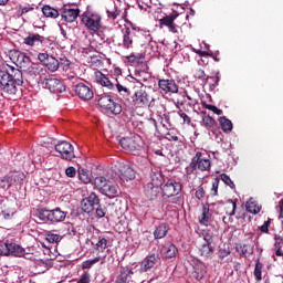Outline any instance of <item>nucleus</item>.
I'll list each match as a JSON object with an SVG mask.
<instances>
[{
    "label": "nucleus",
    "instance_id": "72a5a7b5",
    "mask_svg": "<svg viewBox=\"0 0 283 283\" xmlns=\"http://www.w3.org/2000/svg\"><path fill=\"white\" fill-rule=\"evenodd\" d=\"M105 258H106V255L96 256L95 259H90V260L82 262V270L85 271L87 269H92V266L94 264H98V262H101V264H105Z\"/></svg>",
    "mask_w": 283,
    "mask_h": 283
},
{
    "label": "nucleus",
    "instance_id": "0eeeda50",
    "mask_svg": "<svg viewBox=\"0 0 283 283\" xmlns=\"http://www.w3.org/2000/svg\"><path fill=\"white\" fill-rule=\"evenodd\" d=\"M190 167L193 170L199 169V171H209V169H211V160H209V158L201 151H197L196 156L191 159Z\"/></svg>",
    "mask_w": 283,
    "mask_h": 283
},
{
    "label": "nucleus",
    "instance_id": "f257e3e1",
    "mask_svg": "<svg viewBox=\"0 0 283 283\" xmlns=\"http://www.w3.org/2000/svg\"><path fill=\"white\" fill-rule=\"evenodd\" d=\"M23 85V72L21 70L9 66L7 71H0V87L4 94L14 96L17 87Z\"/></svg>",
    "mask_w": 283,
    "mask_h": 283
},
{
    "label": "nucleus",
    "instance_id": "dca6fc26",
    "mask_svg": "<svg viewBox=\"0 0 283 283\" xmlns=\"http://www.w3.org/2000/svg\"><path fill=\"white\" fill-rule=\"evenodd\" d=\"M11 61L17 65V67H20V70L28 67V65L32 63L30 56L21 51H14L11 53Z\"/></svg>",
    "mask_w": 283,
    "mask_h": 283
},
{
    "label": "nucleus",
    "instance_id": "603ef678",
    "mask_svg": "<svg viewBox=\"0 0 283 283\" xmlns=\"http://www.w3.org/2000/svg\"><path fill=\"white\" fill-rule=\"evenodd\" d=\"M91 282H92V274H90V272L87 271H84L80 280L77 281V283H91Z\"/></svg>",
    "mask_w": 283,
    "mask_h": 283
},
{
    "label": "nucleus",
    "instance_id": "f704fd0d",
    "mask_svg": "<svg viewBox=\"0 0 283 283\" xmlns=\"http://www.w3.org/2000/svg\"><path fill=\"white\" fill-rule=\"evenodd\" d=\"M213 245H211V243H202L199 248L201 258H211V255H213Z\"/></svg>",
    "mask_w": 283,
    "mask_h": 283
},
{
    "label": "nucleus",
    "instance_id": "aec40b11",
    "mask_svg": "<svg viewBox=\"0 0 283 283\" xmlns=\"http://www.w3.org/2000/svg\"><path fill=\"white\" fill-rule=\"evenodd\" d=\"M118 171L122 182H129V180L136 178V171L129 165L122 164Z\"/></svg>",
    "mask_w": 283,
    "mask_h": 283
},
{
    "label": "nucleus",
    "instance_id": "69168bd1",
    "mask_svg": "<svg viewBox=\"0 0 283 283\" xmlns=\"http://www.w3.org/2000/svg\"><path fill=\"white\" fill-rule=\"evenodd\" d=\"M205 76H207V74L205 73V70H202V69H197V70L195 71V78L202 80V78H205Z\"/></svg>",
    "mask_w": 283,
    "mask_h": 283
},
{
    "label": "nucleus",
    "instance_id": "de8ad7c7",
    "mask_svg": "<svg viewBox=\"0 0 283 283\" xmlns=\"http://www.w3.org/2000/svg\"><path fill=\"white\" fill-rule=\"evenodd\" d=\"M221 180L222 182H224V185L230 187V189H235V184H233V180H231V177H229V175L221 174Z\"/></svg>",
    "mask_w": 283,
    "mask_h": 283
},
{
    "label": "nucleus",
    "instance_id": "6e6552de",
    "mask_svg": "<svg viewBox=\"0 0 283 283\" xmlns=\"http://www.w3.org/2000/svg\"><path fill=\"white\" fill-rule=\"evenodd\" d=\"M55 151L61 155L63 160L72 161L74 158H76V155L74 154V146L70 142H59L55 145Z\"/></svg>",
    "mask_w": 283,
    "mask_h": 283
},
{
    "label": "nucleus",
    "instance_id": "bb28decb",
    "mask_svg": "<svg viewBox=\"0 0 283 283\" xmlns=\"http://www.w3.org/2000/svg\"><path fill=\"white\" fill-rule=\"evenodd\" d=\"M7 178L9 179V185H11V187H19L23 185V180H25V174L21 171H13L7 175Z\"/></svg>",
    "mask_w": 283,
    "mask_h": 283
},
{
    "label": "nucleus",
    "instance_id": "6e6d98bb",
    "mask_svg": "<svg viewBox=\"0 0 283 283\" xmlns=\"http://www.w3.org/2000/svg\"><path fill=\"white\" fill-rule=\"evenodd\" d=\"M270 227H271V218H268V220L264 221L261 227H259V231H261V233H269Z\"/></svg>",
    "mask_w": 283,
    "mask_h": 283
},
{
    "label": "nucleus",
    "instance_id": "a19ab883",
    "mask_svg": "<svg viewBox=\"0 0 283 283\" xmlns=\"http://www.w3.org/2000/svg\"><path fill=\"white\" fill-rule=\"evenodd\" d=\"M42 12L44 17H49L51 19H56L59 17V10L50 7V6H44L42 8Z\"/></svg>",
    "mask_w": 283,
    "mask_h": 283
},
{
    "label": "nucleus",
    "instance_id": "39448f33",
    "mask_svg": "<svg viewBox=\"0 0 283 283\" xmlns=\"http://www.w3.org/2000/svg\"><path fill=\"white\" fill-rule=\"evenodd\" d=\"M101 21H103V17L96 11L86 10L82 14V23L90 30V32H98V30H101Z\"/></svg>",
    "mask_w": 283,
    "mask_h": 283
},
{
    "label": "nucleus",
    "instance_id": "f8f14e48",
    "mask_svg": "<svg viewBox=\"0 0 283 283\" xmlns=\"http://www.w3.org/2000/svg\"><path fill=\"white\" fill-rule=\"evenodd\" d=\"M122 33H123V39L119 45H122L124 50H132V48H134V38L136 36V28L133 27L132 29H129V27H126L125 29L122 30Z\"/></svg>",
    "mask_w": 283,
    "mask_h": 283
},
{
    "label": "nucleus",
    "instance_id": "473e14b6",
    "mask_svg": "<svg viewBox=\"0 0 283 283\" xmlns=\"http://www.w3.org/2000/svg\"><path fill=\"white\" fill-rule=\"evenodd\" d=\"M7 249L9 251V255H14L15 258H21V255L25 253V250L17 243H7Z\"/></svg>",
    "mask_w": 283,
    "mask_h": 283
},
{
    "label": "nucleus",
    "instance_id": "864d4df0",
    "mask_svg": "<svg viewBox=\"0 0 283 283\" xmlns=\"http://www.w3.org/2000/svg\"><path fill=\"white\" fill-rule=\"evenodd\" d=\"M12 187L10 185V179H8V176H4L1 180H0V189H3L4 191H8V189Z\"/></svg>",
    "mask_w": 283,
    "mask_h": 283
},
{
    "label": "nucleus",
    "instance_id": "7ed1b4c3",
    "mask_svg": "<svg viewBox=\"0 0 283 283\" xmlns=\"http://www.w3.org/2000/svg\"><path fill=\"white\" fill-rule=\"evenodd\" d=\"M38 218L42 220V222L59 224V222H65V218H67V211H63L61 208H54L53 210L41 208L38 210Z\"/></svg>",
    "mask_w": 283,
    "mask_h": 283
},
{
    "label": "nucleus",
    "instance_id": "7c9ffc66",
    "mask_svg": "<svg viewBox=\"0 0 283 283\" xmlns=\"http://www.w3.org/2000/svg\"><path fill=\"white\" fill-rule=\"evenodd\" d=\"M167 233H169V224L160 223L154 231V238L155 240H163L167 237Z\"/></svg>",
    "mask_w": 283,
    "mask_h": 283
},
{
    "label": "nucleus",
    "instance_id": "a878e982",
    "mask_svg": "<svg viewBox=\"0 0 283 283\" xmlns=\"http://www.w3.org/2000/svg\"><path fill=\"white\" fill-rule=\"evenodd\" d=\"M81 14V9H71V8H64L62 11V19L66 21L67 23H74L76 19H78V15Z\"/></svg>",
    "mask_w": 283,
    "mask_h": 283
},
{
    "label": "nucleus",
    "instance_id": "8fccbe9b",
    "mask_svg": "<svg viewBox=\"0 0 283 283\" xmlns=\"http://www.w3.org/2000/svg\"><path fill=\"white\" fill-rule=\"evenodd\" d=\"M177 115L182 118V125H191V117L187 115V113L182 112V109L177 112Z\"/></svg>",
    "mask_w": 283,
    "mask_h": 283
},
{
    "label": "nucleus",
    "instance_id": "b1692460",
    "mask_svg": "<svg viewBox=\"0 0 283 283\" xmlns=\"http://www.w3.org/2000/svg\"><path fill=\"white\" fill-rule=\"evenodd\" d=\"M158 85L166 94H178V84L174 80H159Z\"/></svg>",
    "mask_w": 283,
    "mask_h": 283
},
{
    "label": "nucleus",
    "instance_id": "393cba45",
    "mask_svg": "<svg viewBox=\"0 0 283 283\" xmlns=\"http://www.w3.org/2000/svg\"><path fill=\"white\" fill-rule=\"evenodd\" d=\"M160 253L166 260H171L178 254V248L171 242H167L161 247Z\"/></svg>",
    "mask_w": 283,
    "mask_h": 283
},
{
    "label": "nucleus",
    "instance_id": "5fc2aeb1",
    "mask_svg": "<svg viewBox=\"0 0 283 283\" xmlns=\"http://www.w3.org/2000/svg\"><path fill=\"white\" fill-rule=\"evenodd\" d=\"M59 63H60V67H62L64 72H67V70H70V65H72V63L70 62V60H67V57L61 59Z\"/></svg>",
    "mask_w": 283,
    "mask_h": 283
},
{
    "label": "nucleus",
    "instance_id": "c9c22d12",
    "mask_svg": "<svg viewBox=\"0 0 283 283\" xmlns=\"http://www.w3.org/2000/svg\"><path fill=\"white\" fill-rule=\"evenodd\" d=\"M219 123H220L222 132H224L226 134L229 132H232L233 123L231 122V119L226 118L224 116H221V117H219Z\"/></svg>",
    "mask_w": 283,
    "mask_h": 283
},
{
    "label": "nucleus",
    "instance_id": "c756f323",
    "mask_svg": "<svg viewBox=\"0 0 283 283\" xmlns=\"http://www.w3.org/2000/svg\"><path fill=\"white\" fill-rule=\"evenodd\" d=\"M132 275H134V271L128 266H122L120 273L117 277V283H127L132 280Z\"/></svg>",
    "mask_w": 283,
    "mask_h": 283
},
{
    "label": "nucleus",
    "instance_id": "3c124183",
    "mask_svg": "<svg viewBox=\"0 0 283 283\" xmlns=\"http://www.w3.org/2000/svg\"><path fill=\"white\" fill-rule=\"evenodd\" d=\"M247 211H249V213H253L254 216H258V213H260V211H262V207H260L255 203H250L247 207Z\"/></svg>",
    "mask_w": 283,
    "mask_h": 283
},
{
    "label": "nucleus",
    "instance_id": "0e129e2a",
    "mask_svg": "<svg viewBox=\"0 0 283 283\" xmlns=\"http://www.w3.org/2000/svg\"><path fill=\"white\" fill-rule=\"evenodd\" d=\"M20 14H19V17H23V14H29V12H32L33 10H34V8L33 7H30V6H28V7H20Z\"/></svg>",
    "mask_w": 283,
    "mask_h": 283
},
{
    "label": "nucleus",
    "instance_id": "f03ea898",
    "mask_svg": "<svg viewBox=\"0 0 283 283\" xmlns=\"http://www.w3.org/2000/svg\"><path fill=\"white\" fill-rule=\"evenodd\" d=\"M182 191V184L176 178H169L161 187V196L165 200H168L170 205H182L185 199L180 196Z\"/></svg>",
    "mask_w": 283,
    "mask_h": 283
},
{
    "label": "nucleus",
    "instance_id": "ea45409f",
    "mask_svg": "<svg viewBox=\"0 0 283 283\" xmlns=\"http://www.w3.org/2000/svg\"><path fill=\"white\" fill-rule=\"evenodd\" d=\"M147 185H154L155 187H160L163 185V175L160 172H151L150 181Z\"/></svg>",
    "mask_w": 283,
    "mask_h": 283
},
{
    "label": "nucleus",
    "instance_id": "4468645a",
    "mask_svg": "<svg viewBox=\"0 0 283 283\" xmlns=\"http://www.w3.org/2000/svg\"><path fill=\"white\" fill-rule=\"evenodd\" d=\"M98 205H101V199H98V196L95 192H91L87 198L82 200V210L84 213H92Z\"/></svg>",
    "mask_w": 283,
    "mask_h": 283
},
{
    "label": "nucleus",
    "instance_id": "09e8293b",
    "mask_svg": "<svg viewBox=\"0 0 283 283\" xmlns=\"http://www.w3.org/2000/svg\"><path fill=\"white\" fill-rule=\"evenodd\" d=\"M46 240H48V242H50L51 244H54V242H55V243L61 242L62 238H61V235H59V234H54V233L49 232V233H46Z\"/></svg>",
    "mask_w": 283,
    "mask_h": 283
},
{
    "label": "nucleus",
    "instance_id": "774afa93",
    "mask_svg": "<svg viewBox=\"0 0 283 283\" xmlns=\"http://www.w3.org/2000/svg\"><path fill=\"white\" fill-rule=\"evenodd\" d=\"M108 19H112L113 21H116V19H118V10H114V11H106Z\"/></svg>",
    "mask_w": 283,
    "mask_h": 283
},
{
    "label": "nucleus",
    "instance_id": "052dcab7",
    "mask_svg": "<svg viewBox=\"0 0 283 283\" xmlns=\"http://www.w3.org/2000/svg\"><path fill=\"white\" fill-rule=\"evenodd\" d=\"M218 255L220 260H224V258H229V255H231V250L221 248L218 252Z\"/></svg>",
    "mask_w": 283,
    "mask_h": 283
},
{
    "label": "nucleus",
    "instance_id": "5701e85b",
    "mask_svg": "<svg viewBox=\"0 0 283 283\" xmlns=\"http://www.w3.org/2000/svg\"><path fill=\"white\" fill-rule=\"evenodd\" d=\"M160 262V255L158 253H153L150 255H147L143 262H142V271H149L150 269H154L157 263Z\"/></svg>",
    "mask_w": 283,
    "mask_h": 283
},
{
    "label": "nucleus",
    "instance_id": "680f3d73",
    "mask_svg": "<svg viewBox=\"0 0 283 283\" xmlns=\"http://www.w3.org/2000/svg\"><path fill=\"white\" fill-rule=\"evenodd\" d=\"M205 188L199 186L198 190L195 192V198H197V200H202V198H205Z\"/></svg>",
    "mask_w": 283,
    "mask_h": 283
},
{
    "label": "nucleus",
    "instance_id": "a211bd4d",
    "mask_svg": "<svg viewBox=\"0 0 283 283\" xmlns=\"http://www.w3.org/2000/svg\"><path fill=\"white\" fill-rule=\"evenodd\" d=\"M95 81L98 83V85H102V87H107V90H114L116 87V78L112 81L107 75L103 74L101 71H95L94 73Z\"/></svg>",
    "mask_w": 283,
    "mask_h": 283
},
{
    "label": "nucleus",
    "instance_id": "9d476101",
    "mask_svg": "<svg viewBox=\"0 0 283 283\" xmlns=\"http://www.w3.org/2000/svg\"><path fill=\"white\" fill-rule=\"evenodd\" d=\"M140 143V137L136 135L132 137H123L119 140L120 147H123L126 151H139Z\"/></svg>",
    "mask_w": 283,
    "mask_h": 283
},
{
    "label": "nucleus",
    "instance_id": "423d86ee",
    "mask_svg": "<svg viewBox=\"0 0 283 283\" xmlns=\"http://www.w3.org/2000/svg\"><path fill=\"white\" fill-rule=\"evenodd\" d=\"M97 105H99L102 109L109 112V114H114V116H118V114L123 112V106L116 103L112 98V95H107V94L102 95L97 101Z\"/></svg>",
    "mask_w": 283,
    "mask_h": 283
},
{
    "label": "nucleus",
    "instance_id": "f3484780",
    "mask_svg": "<svg viewBox=\"0 0 283 283\" xmlns=\"http://www.w3.org/2000/svg\"><path fill=\"white\" fill-rule=\"evenodd\" d=\"M75 94L82 101H92V98H94V91L85 83H78L75 85Z\"/></svg>",
    "mask_w": 283,
    "mask_h": 283
},
{
    "label": "nucleus",
    "instance_id": "2f4dec72",
    "mask_svg": "<svg viewBox=\"0 0 283 283\" xmlns=\"http://www.w3.org/2000/svg\"><path fill=\"white\" fill-rule=\"evenodd\" d=\"M207 275V266L202 263L193 266L192 277L200 282Z\"/></svg>",
    "mask_w": 283,
    "mask_h": 283
},
{
    "label": "nucleus",
    "instance_id": "e2e57ef3",
    "mask_svg": "<svg viewBox=\"0 0 283 283\" xmlns=\"http://www.w3.org/2000/svg\"><path fill=\"white\" fill-rule=\"evenodd\" d=\"M65 175L67 176V178H75L76 177V168L74 167H67L65 169Z\"/></svg>",
    "mask_w": 283,
    "mask_h": 283
},
{
    "label": "nucleus",
    "instance_id": "bf43d9fd",
    "mask_svg": "<svg viewBox=\"0 0 283 283\" xmlns=\"http://www.w3.org/2000/svg\"><path fill=\"white\" fill-rule=\"evenodd\" d=\"M203 235V244H213V234L212 233H209V232H203L202 233Z\"/></svg>",
    "mask_w": 283,
    "mask_h": 283
},
{
    "label": "nucleus",
    "instance_id": "49530a36",
    "mask_svg": "<svg viewBox=\"0 0 283 283\" xmlns=\"http://www.w3.org/2000/svg\"><path fill=\"white\" fill-rule=\"evenodd\" d=\"M115 87L117 88V92L122 96H129V90L127 87L123 86L120 83H118L117 78H115Z\"/></svg>",
    "mask_w": 283,
    "mask_h": 283
},
{
    "label": "nucleus",
    "instance_id": "a18cd8bd",
    "mask_svg": "<svg viewBox=\"0 0 283 283\" xmlns=\"http://www.w3.org/2000/svg\"><path fill=\"white\" fill-rule=\"evenodd\" d=\"M1 222L2 220H12L14 218V209L7 208L1 211Z\"/></svg>",
    "mask_w": 283,
    "mask_h": 283
},
{
    "label": "nucleus",
    "instance_id": "2eb2a0df",
    "mask_svg": "<svg viewBox=\"0 0 283 283\" xmlns=\"http://www.w3.org/2000/svg\"><path fill=\"white\" fill-rule=\"evenodd\" d=\"M178 19V14H169L159 19V28H168L172 34H178V24L175 22Z\"/></svg>",
    "mask_w": 283,
    "mask_h": 283
},
{
    "label": "nucleus",
    "instance_id": "4be33fe9",
    "mask_svg": "<svg viewBox=\"0 0 283 283\" xmlns=\"http://www.w3.org/2000/svg\"><path fill=\"white\" fill-rule=\"evenodd\" d=\"M216 207V203H206L203 205L202 207V213L201 216L199 217V223L202 226V227H209V222L211 221V208H214Z\"/></svg>",
    "mask_w": 283,
    "mask_h": 283
},
{
    "label": "nucleus",
    "instance_id": "cd10ccee",
    "mask_svg": "<svg viewBox=\"0 0 283 283\" xmlns=\"http://www.w3.org/2000/svg\"><path fill=\"white\" fill-rule=\"evenodd\" d=\"M145 196L149 200H156L158 193H160V186H154L151 184H146L144 187Z\"/></svg>",
    "mask_w": 283,
    "mask_h": 283
},
{
    "label": "nucleus",
    "instance_id": "412c9836",
    "mask_svg": "<svg viewBox=\"0 0 283 283\" xmlns=\"http://www.w3.org/2000/svg\"><path fill=\"white\" fill-rule=\"evenodd\" d=\"M45 86L50 92H52V94H61V92H65V86L59 78H46Z\"/></svg>",
    "mask_w": 283,
    "mask_h": 283
},
{
    "label": "nucleus",
    "instance_id": "20e7f679",
    "mask_svg": "<svg viewBox=\"0 0 283 283\" xmlns=\"http://www.w3.org/2000/svg\"><path fill=\"white\" fill-rule=\"evenodd\" d=\"M94 185L103 196H106V198H116V195L118 193V185L109 181L103 176L96 177Z\"/></svg>",
    "mask_w": 283,
    "mask_h": 283
},
{
    "label": "nucleus",
    "instance_id": "37998d69",
    "mask_svg": "<svg viewBox=\"0 0 283 283\" xmlns=\"http://www.w3.org/2000/svg\"><path fill=\"white\" fill-rule=\"evenodd\" d=\"M107 238L99 237L97 243L95 244V251H99V253H103L105 249H107Z\"/></svg>",
    "mask_w": 283,
    "mask_h": 283
},
{
    "label": "nucleus",
    "instance_id": "79ce46f5",
    "mask_svg": "<svg viewBox=\"0 0 283 283\" xmlns=\"http://www.w3.org/2000/svg\"><path fill=\"white\" fill-rule=\"evenodd\" d=\"M262 269H264V264H262V262H260V259H258L254 268V277L256 282H262Z\"/></svg>",
    "mask_w": 283,
    "mask_h": 283
},
{
    "label": "nucleus",
    "instance_id": "58836bf2",
    "mask_svg": "<svg viewBox=\"0 0 283 283\" xmlns=\"http://www.w3.org/2000/svg\"><path fill=\"white\" fill-rule=\"evenodd\" d=\"M201 114H203L202 123L206 129H211L216 127V119L213 117L207 115V112H201Z\"/></svg>",
    "mask_w": 283,
    "mask_h": 283
},
{
    "label": "nucleus",
    "instance_id": "e433bc0d",
    "mask_svg": "<svg viewBox=\"0 0 283 283\" xmlns=\"http://www.w3.org/2000/svg\"><path fill=\"white\" fill-rule=\"evenodd\" d=\"M128 63H133V65H140L143 61H145V56L142 53H130L126 56Z\"/></svg>",
    "mask_w": 283,
    "mask_h": 283
},
{
    "label": "nucleus",
    "instance_id": "13d9d810",
    "mask_svg": "<svg viewBox=\"0 0 283 283\" xmlns=\"http://www.w3.org/2000/svg\"><path fill=\"white\" fill-rule=\"evenodd\" d=\"M240 249H241L242 255H247L248 253H253V248H251L250 244L244 243L240 245Z\"/></svg>",
    "mask_w": 283,
    "mask_h": 283
},
{
    "label": "nucleus",
    "instance_id": "338daca9",
    "mask_svg": "<svg viewBox=\"0 0 283 283\" xmlns=\"http://www.w3.org/2000/svg\"><path fill=\"white\" fill-rule=\"evenodd\" d=\"M220 185V179L216 178L214 181L212 182V196H218V187Z\"/></svg>",
    "mask_w": 283,
    "mask_h": 283
},
{
    "label": "nucleus",
    "instance_id": "4d7b16f0",
    "mask_svg": "<svg viewBox=\"0 0 283 283\" xmlns=\"http://www.w3.org/2000/svg\"><path fill=\"white\" fill-rule=\"evenodd\" d=\"M0 255H10V250H8V242H0Z\"/></svg>",
    "mask_w": 283,
    "mask_h": 283
},
{
    "label": "nucleus",
    "instance_id": "1a4fd4ad",
    "mask_svg": "<svg viewBox=\"0 0 283 283\" xmlns=\"http://www.w3.org/2000/svg\"><path fill=\"white\" fill-rule=\"evenodd\" d=\"M238 201H233L232 199L226 201V202H218L216 203V207L218 209H223L226 216L223 217L222 220L224 224H229V222H233V219L231 217L235 216V209H238Z\"/></svg>",
    "mask_w": 283,
    "mask_h": 283
},
{
    "label": "nucleus",
    "instance_id": "9b49d317",
    "mask_svg": "<svg viewBox=\"0 0 283 283\" xmlns=\"http://www.w3.org/2000/svg\"><path fill=\"white\" fill-rule=\"evenodd\" d=\"M132 103L136 108L147 107L149 105V94L144 88H139L133 94Z\"/></svg>",
    "mask_w": 283,
    "mask_h": 283
},
{
    "label": "nucleus",
    "instance_id": "6ab92c4d",
    "mask_svg": "<svg viewBox=\"0 0 283 283\" xmlns=\"http://www.w3.org/2000/svg\"><path fill=\"white\" fill-rule=\"evenodd\" d=\"M95 81L98 83V85H102V87H107V90H114L116 87V78L112 81L107 75L103 74L101 71H95L94 73Z\"/></svg>",
    "mask_w": 283,
    "mask_h": 283
},
{
    "label": "nucleus",
    "instance_id": "4c0bfd02",
    "mask_svg": "<svg viewBox=\"0 0 283 283\" xmlns=\"http://www.w3.org/2000/svg\"><path fill=\"white\" fill-rule=\"evenodd\" d=\"M78 178L84 185H90L92 182V172L85 169H78Z\"/></svg>",
    "mask_w": 283,
    "mask_h": 283
},
{
    "label": "nucleus",
    "instance_id": "c85d7f7f",
    "mask_svg": "<svg viewBox=\"0 0 283 283\" xmlns=\"http://www.w3.org/2000/svg\"><path fill=\"white\" fill-rule=\"evenodd\" d=\"M43 41H45V38L36 34H31L24 39V44L30 45L31 48H34L36 45H43Z\"/></svg>",
    "mask_w": 283,
    "mask_h": 283
},
{
    "label": "nucleus",
    "instance_id": "ddd939ff",
    "mask_svg": "<svg viewBox=\"0 0 283 283\" xmlns=\"http://www.w3.org/2000/svg\"><path fill=\"white\" fill-rule=\"evenodd\" d=\"M38 59L40 63H43L48 67L49 72H56L60 67L59 60L48 53H39Z\"/></svg>",
    "mask_w": 283,
    "mask_h": 283
},
{
    "label": "nucleus",
    "instance_id": "c03bdc74",
    "mask_svg": "<svg viewBox=\"0 0 283 283\" xmlns=\"http://www.w3.org/2000/svg\"><path fill=\"white\" fill-rule=\"evenodd\" d=\"M22 72H25L27 74H30V76H36V73L39 72V67L36 64H30L27 65V67L22 69Z\"/></svg>",
    "mask_w": 283,
    "mask_h": 283
}]
</instances>
